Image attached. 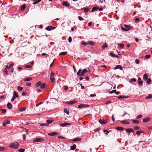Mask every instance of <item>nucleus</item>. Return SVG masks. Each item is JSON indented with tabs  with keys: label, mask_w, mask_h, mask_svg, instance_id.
<instances>
[{
	"label": "nucleus",
	"mask_w": 152,
	"mask_h": 152,
	"mask_svg": "<svg viewBox=\"0 0 152 152\" xmlns=\"http://www.w3.org/2000/svg\"><path fill=\"white\" fill-rule=\"evenodd\" d=\"M136 79L134 78H132L129 81V82L130 83H131L132 82H135L136 81Z\"/></svg>",
	"instance_id": "41"
},
{
	"label": "nucleus",
	"mask_w": 152,
	"mask_h": 152,
	"mask_svg": "<svg viewBox=\"0 0 152 152\" xmlns=\"http://www.w3.org/2000/svg\"><path fill=\"white\" fill-rule=\"evenodd\" d=\"M31 67V66L28 65H27L25 66V67L26 68H30Z\"/></svg>",
	"instance_id": "56"
},
{
	"label": "nucleus",
	"mask_w": 152,
	"mask_h": 152,
	"mask_svg": "<svg viewBox=\"0 0 152 152\" xmlns=\"http://www.w3.org/2000/svg\"><path fill=\"white\" fill-rule=\"evenodd\" d=\"M40 126H48V125L47 124V123H42L41 124Z\"/></svg>",
	"instance_id": "40"
},
{
	"label": "nucleus",
	"mask_w": 152,
	"mask_h": 152,
	"mask_svg": "<svg viewBox=\"0 0 152 152\" xmlns=\"http://www.w3.org/2000/svg\"><path fill=\"white\" fill-rule=\"evenodd\" d=\"M110 55L112 56L113 57H117L118 56H116V55H115L114 54L112 53H111Z\"/></svg>",
	"instance_id": "50"
},
{
	"label": "nucleus",
	"mask_w": 152,
	"mask_h": 152,
	"mask_svg": "<svg viewBox=\"0 0 152 152\" xmlns=\"http://www.w3.org/2000/svg\"><path fill=\"white\" fill-rule=\"evenodd\" d=\"M100 129V128H98L97 129H95L94 131L95 132H99V131Z\"/></svg>",
	"instance_id": "55"
},
{
	"label": "nucleus",
	"mask_w": 152,
	"mask_h": 152,
	"mask_svg": "<svg viewBox=\"0 0 152 152\" xmlns=\"http://www.w3.org/2000/svg\"><path fill=\"white\" fill-rule=\"evenodd\" d=\"M5 149V148L3 147H0V151H4Z\"/></svg>",
	"instance_id": "54"
},
{
	"label": "nucleus",
	"mask_w": 152,
	"mask_h": 152,
	"mask_svg": "<svg viewBox=\"0 0 152 152\" xmlns=\"http://www.w3.org/2000/svg\"><path fill=\"white\" fill-rule=\"evenodd\" d=\"M145 98L147 99L152 98V95L151 94H149L148 96L145 97Z\"/></svg>",
	"instance_id": "23"
},
{
	"label": "nucleus",
	"mask_w": 152,
	"mask_h": 152,
	"mask_svg": "<svg viewBox=\"0 0 152 152\" xmlns=\"http://www.w3.org/2000/svg\"><path fill=\"white\" fill-rule=\"evenodd\" d=\"M10 123V121L9 120L5 121L3 123V125L4 126H6L7 124H8Z\"/></svg>",
	"instance_id": "8"
},
{
	"label": "nucleus",
	"mask_w": 152,
	"mask_h": 152,
	"mask_svg": "<svg viewBox=\"0 0 152 152\" xmlns=\"http://www.w3.org/2000/svg\"><path fill=\"white\" fill-rule=\"evenodd\" d=\"M150 120V118L149 117H147L145 118H144L143 120V121L144 122L146 123L149 121Z\"/></svg>",
	"instance_id": "13"
},
{
	"label": "nucleus",
	"mask_w": 152,
	"mask_h": 152,
	"mask_svg": "<svg viewBox=\"0 0 152 152\" xmlns=\"http://www.w3.org/2000/svg\"><path fill=\"white\" fill-rule=\"evenodd\" d=\"M88 107V105L87 104H81L78 105V107L79 108H81L82 107L85 108Z\"/></svg>",
	"instance_id": "6"
},
{
	"label": "nucleus",
	"mask_w": 152,
	"mask_h": 152,
	"mask_svg": "<svg viewBox=\"0 0 152 152\" xmlns=\"http://www.w3.org/2000/svg\"><path fill=\"white\" fill-rule=\"evenodd\" d=\"M98 10V7H94L93 8L92 10H91V12H94V11L97 10Z\"/></svg>",
	"instance_id": "18"
},
{
	"label": "nucleus",
	"mask_w": 152,
	"mask_h": 152,
	"mask_svg": "<svg viewBox=\"0 0 152 152\" xmlns=\"http://www.w3.org/2000/svg\"><path fill=\"white\" fill-rule=\"evenodd\" d=\"M58 134V133L57 132H55L48 133V135L50 136H53Z\"/></svg>",
	"instance_id": "9"
},
{
	"label": "nucleus",
	"mask_w": 152,
	"mask_h": 152,
	"mask_svg": "<svg viewBox=\"0 0 152 152\" xmlns=\"http://www.w3.org/2000/svg\"><path fill=\"white\" fill-rule=\"evenodd\" d=\"M76 102H77L76 101H71L67 102V104H74V103H76Z\"/></svg>",
	"instance_id": "14"
},
{
	"label": "nucleus",
	"mask_w": 152,
	"mask_h": 152,
	"mask_svg": "<svg viewBox=\"0 0 152 152\" xmlns=\"http://www.w3.org/2000/svg\"><path fill=\"white\" fill-rule=\"evenodd\" d=\"M71 125V123H69L67 122H64L63 123L60 124V125L62 127H64L66 126L70 125Z\"/></svg>",
	"instance_id": "7"
},
{
	"label": "nucleus",
	"mask_w": 152,
	"mask_h": 152,
	"mask_svg": "<svg viewBox=\"0 0 152 152\" xmlns=\"http://www.w3.org/2000/svg\"><path fill=\"white\" fill-rule=\"evenodd\" d=\"M143 132L141 130L137 131L136 132V134L137 135H140L141 133H143Z\"/></svg>",
	"instance_id": "39"
},
{
	"label": "nucleus",
	"mask_w": 152,
	"mask_h": 152,
	"mask_svg": "<svg viewBox=\"0 0 152 152\" xmlns=\"http://www.w3.org/2000/svg\"><path fill=\"white\" fill-rule=\"evenodd\" d=\"M125 130L126 131L127 133H129L130 132H133L134 131L133 129H132V128L126 129H125Z\"/></svg>",
	"instance_id": "12"
},
{
	"label": "nucleus",
	"mask_w": 152,
	"mask_h": 152,
	"mask_svg": "<svg viewBox=\"0 0 152 152\" xmlns=\"http://www.w3.org/2000/svg\"><path fill=\"white\" fill-rule=\"evenodd\" d=\"M99 122L102 124H106V123L104 120H102L101 119H100L99 120Z\"/></svg>",
	"instance_id": "21"
},
{
	"label": "nucleus",
	"mask_w": 152,
	"mask_h": 152,
	"mask_svg": "<svg viewBox=\"0 0 152 152\" xmlns=\"http://www.w3.org/2000/svg\"><path fill=\"white\" fill-rule=\"evenodd\" d=\"M50 80L52 83H54L55 81V79L53 76L50 77Z\"/></svg>",
	"instance_id": "26"
},
{
	"label": "nucleus",
	"mask_w": 152,
	"mask_h": 152,
	"mask_svg": "<svg viewBox=\"0 0 152 152\" xmlns=\"http://www.w3.org/2000/svg\"><path fill=\"white\" fill-rule=\"evenodd\" d=\"M64 112L66 113L68 115L69 114V112L67 109H64Z\"/></svg>",
	"instance_id": "38"
},
{
	"label": "nucleus",
	"mask_w": 152,
	"mask_h": 152,
	"mask_svg": "<svg viewBox=\"0 0 152 152\" xmlns=\"http://www.w3.org/2000/svg\"><path fill=\"white\" fill-rule=\"evenodd\" d=\"M132 122L135 124H138L139 123V121L137 120H133L132 121Z\"/></svg>",
	"instance_id": "31"
},
{
	"label": "nucleus",
	"mask_w": 152,
	"mask_h": 152,
	"mask_svg": "<svg viewBox=\"0 0 152 152\" xmlns=\"http://www.w3.org/2000/svg\"><path fill=\"white\" fill-rule=\"evenodd\" d=\"M88 44L91 45H94V43L92 41H90L88 42Z\"/></svg>",
	"instance_id": "49"
},
{
	"label": "nucleus",
	"mask_w": 152,
	"mask_h": 152,
	"mask_svg": "<svg viewBox=\"0 0 152 152\" xmlns=\"http://www.w3.org/2000/svg\"><path fill=\"white\" fill-rule=\"evenodd\" d=\"M32 78L30 77H28V78L25 79L24 81H28L32 80Z\"/></svg>",
	"instance_id": "20"
},
{
	"label": "nucleus",
	"mask_w": 152,
	"mask_h": 152,
	"mask_svg": "<svg viewBox=\"0 0 152 152\" xmlns=\"http://www.w3.org/2000/svg\"><path fill=\"white\" fill-rule=\"evenodd\" d=\"M67 53V52H63L60 53H59L60 55H66Z\"/></svg>",
	"instance_id": "28"
},
{
	"label": "nucleus",
	"mask_w": 152,
	"mask_h": 152,
	"mask_svg": "<svg viewBox=\"0 0 152 152\" xmlns=\"http://www.w3.org/2000/svg\"><path fill=\"white\" fill-rule=\"evenodd\" d=\"M76 145L74 144L72 146H71V149L72 150H74L76 148Z\"/></svg>",
	"instance_id": "25"
},
{
	"label": "nucleus",
	"mask_w": 152,
	"mask_h": 152,
	"mask_svg": "<svg viewBox=\"0 0 152 152\" xmlns=\"http://www.w3.org/2000/svg\"><path fill=\"white\" fill-rule=\"evenodd\" d=\"M26 109V107H23L22 108H21L20 110V112H23Z\"/></svg>",
	"instance_id": "45"
},
{
	"label": "nucleus",
	"mask_w": 152,
	"mask_h": 152,
	"mask_svg": "<svg viewBox=\"0 0 152 152\" xmlns=\"http://www.w3.org/2000/svg\"><path fill=\"white\" fill-rule=\"evenodd\" d=\"M47 124L48 125L50 124L53 122V121L51 120H48L46 121Z\"/></svg>",
	"instance_id": "30"
},
{
	"label": "nucleus",
	"mask_w": 152,
	"mask_h": 152,
	"mask_svg": "<svg viewBox=\"0 0 152 152\" xmlns=\"http://www.w3.org/2000/svg\"><path fill=\"white\" fill-rule=\"evenodd\" d=\"M42 0H38L37 1H34L33 3V4H36L39 2L41 1Z\"/></svg>",
	"instance_id": "33"
},
{
	"label": "nucleus",
	"mask_w": 152,
	"mask_h": 152,
	"mask_svg": "<svg viewBox=\"0 0 152 152\" xmlns=\"http://www.w3.org/2000/svg\"><path fill=\"white\" fill-rule=\"evenodd\" d=\"M112 120L113 122H114L115 121L114 116L113 115L112 116Z\"/></svg>",
	"instance_id": "61"
},
{
	"label": "nucleus",
	"mask_w": 152,
	"mask_h": 152,
	"mask_svg": "<svg viewBox=\"0 0 152 152\" xmlns=\"http://www.w3.org/2000/svg\"><path fill=\"white\" fill-rule=\"evenodd\" d=\"M19 144L17 142L11 143L9 145V147L12 148L16 149L18 148Z\"/></svg>",
	"instance_id": "2"
},
{
	"label": "nucleus",
	"mask_w": 152,
	"mask_h": 152,
	"mask_svg": "<svg viewBox=\"0 0 152 152\" xmlns=\"http://www.w3.org/2000/svg\"><path fill=\"white\" fill-rule=\"evenodd\" d=\"M53 28V27L52 26H48L45 29L47 31H50L51 30V28Z\"/></svg>",
	"instance_id": "17"
},
{
	"label": "nucleus",
	"mask_w": 152,
	"mask_h": 152,
	"mask_svg": "<svg viewBox=\"0 0 152 152\" xmlns=\"http://www.w3.org/2000/svg\"><path fill=\"white\" fill-rule=\"evenodd\" d=\"M26 86H31V83H28L26 84Z\"/></svg>",
	"instance_id": "63"
},
{
	"label": "nucleus",
	"mask_w": 152,
	"mask_h": 152,
	"mask_svg": "<svg viewBox=\"0 0 152 152\" xmlns=\"http://www.w3.org/2000/svg\"><path fill=\"white\" fill-rule=\"evenodd\" d=\"M78 19L80 20H84L83 19L81 16H79Z\"/></svg>",
	"instance_id": "60"
},
{
	"label": "nucleus",
	"mask_w": 152,
	"mask_h": 152,
	"mask_svg": "<svg viewBox=\"0 0 152 152\" xmlns=\"http://www.w3.org/2000/svg\"><path fill=\"white\" fill-rule=\"evenodd\" d=\"M150 57H151L150 55H146L145 56L144 58H145L146 59V58H150Z\"/></svg>",
	"instance_id": "42"
},
{
	"label": "nucleus",
	"mask_w": 152,
	"mask_h": 152,
	"mask_svg": "<svg viewBox=\"0 0 152 152\" xmlns=\"http://www.w3.org/2000/svg\"><path fill=\"white\" fill-rule=\"evenodd\" d=\"M7 107L9 109H11L12 108V105L10 103H9L7 104Z\"/></svg>",
	"instance_id": "15"
},
{
	"label": "nucleus",
	"mask_w": 152,
	"mask_h": 152,
	"mask_svg": "<svg viewBox=\"0 0 152 152\" xmlns=\"http://www.w3.org/2000/svg\"><path fill=\"white\" fill-rule=\"evenodd\" d=\"M103 9L102 7L99 8L98 7V10L99 11H102L103 10Z\"/></svg>",
	"instance_id": "64"
},
{
	"label": "nucleus",
	"mask_w": 152,
	"mask_h": 152,
	"mask_svg": "<svg viewBox=\"0 0 152 152\" xmlns=\"http://www.w3.org/2000/svg\"><path fill=\"white\" fill-rule=\"evenodd\" d=\"M119 45L121 47V48H124V44H120Z\"/></svg>",
	"instance_id": "58"
},
{
	"label": "nucleus",
	"mask_w": 152,
	"mask_h": 152,
	"mask_svg": "<svg viewBox=\"0 0 152 152\" xmlns=\"http://www.w3.org/2000/svg\"><path fill=\"white\" fill-rule=\"evenodd\" d=\"M44 140L43 138H37L36 139L34 140L33 141L34 142H41L43 141Z\"/></svg>",
	"instance_id": "5"
},
{
	"label": "nucleus",
	"mask_w": 152,
	"mask_h": 152,
	"mask_svg": "<svg viewBox=\"0 0 152 152\" xmlns=\"http://www.w3.org/2000/svg\"><path fill=\"white\" fill-rule=\"evenodd\" d=\"M41 82L40 81H39L36 83L35 86L37 87H38L41 86Z\"/></svg>",
	"instance_id": "34"
},
{
	"label": "nucleus",
	"mask_w": 152,
	"mask_h": 152,
	"mask_svg": "<svg viewBox=\"0 0 152 152\" xmlns=\"http://www.w3.org/2000/svg\"><path fill=\"white\" fill-rule=\"evenodd\" d=\"M127 98V97L125 96H120L118 97V99L126 98Z\"/></svg>",
	"instance_id": "24"
},
{
	"label": "nucleus",
	"mask_w": 152,
	"mask_h": 152,
	"mask_svg": "<svg viewBox=\"0 0 152 152\" xmlns=\"http://www.w3.org/2000/svg\"><path fill=\"white\" fill-rule=\"evenodd\" d=\"M124 27L123 26L121 27V28L122 30L125 31H127L129 30L130 28H129L130 27V26L129 25H124Z\"/></svg>",
	"instance_id": "3"
},
{
	"label": "nucleus",
	"mask_w": 152,
	"mask_h": 152,
	"mask_svg": "<svg viewBox=\"0 0 152 152\" xmlns=\"http://www.w3.org/2000/svg\"><path fill=\"white\" fill-rule=\"evenodd\" d=\"M25 7H26L25 5H23V6L21 7V10H24L25 9Z\"/></svg>",
	"instance_id": "53"
},
{
	"label": "nucleus",
	"mask_w": 152,
	"mask_h": 152,
	"mask_svg": "<svg viewBox=\"0 0 152 152\" xmlns=\"http://www.w3.org/2000/svg\"><path fill=\"white\" fill-rule=\"evenodd\" d=\"M72 37H69L68 39V42H69L70 43L72 42Z\"/></svg>",
	"instance_id": "51"
},
{
	"label": "nucleus",
	"mask_w": 152,
	"mask_h": 152,
	"mask_svg": "<svg viewBox=\"0 0 152 152\" xmlns=\"http://www.w3.org/2000/svg\"><path fill=\"white\" fill-rule=\"evenodd\" d=\"M87 70L86 69H83L82 71L81 69H80L77 72V74L78 76H83L87 72Z\"/></svg>",
	"instance_id": "1"
},
{
	"label": "nucleus",
	"mask_w": 152,
	"mask_h": 152,
	"mask_svg": "<svg viewBox=\"0 0 152 152\" xmlns=\"http://www.w3.org/2000/svg\"><path fill=\"white\" fill-rule=\"evenodd\" d=\"M17 88H18V90L19 91H21L22 89H23V88L21 87H20V86H18V87H17Z\"/></svg>",
	"instance_id": "36"
},
{
	"label": "nucleus",
	"mask_w": 152,
	"mask_h": 152,
	"mask_svg": "<svg viewBox=\"0 0 152 152\" xmlns=\"http://www.w3.org/2000/svg\"><path fill=\"white\" fill-rule=\"evenodd\" d=\"M107 44L105 43L102 46V48L103 49H104L105 48H107Z\"/></svg>",
	"instance_id": "35"
},
{
	"label": "nucleus",
	"mask_w": 152,
	"mask_h": 152,
	"mask_svg": "<svg viewBox=\"0 0 152 152\" xmlns=\"http://www.w3.org/2000/svg\"><path fill=\"white\" fill-rule=\"evenodd\" d=\"M58 138L59 139H65V138L63 137L62 136H59L58 137Z\"/></svg>",
	"instance_id": "57"
},
{
	"label": "nucleus",
	"mask_w": 152,
	"mask_h": 152,
	"mask_svg": "<svg viewBox=\"0 0 152 152\" xmlns=\"http://www.w3.org/2000/svg\"><path fill=\"white\" fill-rule=\"evenodd\" d=\"M115 129L118 130L122 131L124 129V128L121 127H116Z\"/></svg>",
	"instance_id": "22"
},
{
	"label": "nucleus",
	"mask_w": 152,
	"mask_h": 152,
	"mask_svg": "<svg viewBox=\"0 0 152 152\" xmlns=\"http://www.w3.org/2000/svg\"><path fill=\"white\" fill-rule=\"evenodd\" d=\"M147 80L146 82V83H147V84H149L151 82V79L150 78H149Z\"/></svg>",
	"instance_id": "43"
},
{
	"label": "nucleus",
	"mask_w": 152,
	"mask_h": 152,
	"mask_svg": "<svg viewBox=\"0 0 152 152\" xmlns=\"http://www.w3.org/2000/svg\"><path fill=\"white\" fill-rule=\"evenodd\" d=\"M121 123L122 124H129V122L125 120H123V121H121Z\"/></svg>",
	"instance_id": "16"
},
{
	"label": "nucleus",
	"mask_w": 152,
	"mask_h": 152,
	"mask_svg": "<svg viewBox=\"0 0 152 152\" xmlns=\"http://www.w3.org/2000/svg\"><path fill=\"white\" fill-rule=\"evenodd\" d=\"M45 86H46V84L45 83H43L41 85L40 88H41L43 89L45 87Z\"/></svg>",
	"instance_id": "29"
},
{
	"label": "nucleus",
	"mask_w": 152,
	"mask_h": 152,
	"mask_svg": "<svg viewBox=\"0 0 152 152\" xmlns=\"http://www.w3.org/2000/svg\"><path fill=\"white\" fill-rule=\"evenodd\" d=\"M142 117V115H138L137 117L136 118L137 119H140Z\"/></svg>",
	"instance_id": "46"
},
{
	"label": "nucleus",
	"mask_w": 152,
	"mask_h": 152,
	"mask_svg": "<svg viewBox=\"0 0 152 152\" xmlns=\"http://www.w3.org/2000/svg\"><path fill=\"white\" fill-rule=\"evenodd\" d=\"M117 69H119L120 70H122L123 68L121 66L117 65L114 68V69L116 70Z\"/></svg>",
	"instance_id": "11"
},
{
	"label": "nucleus",
	"mask_w": 152,
	"mask_h": 152,
	"mask_svg": "<svg viewBox=\"0 0 152 152\" xmlns=\"http://www.w3.org/2000/svg\"><path fill=\"white\" fill-rule=\"evenodd\" d=\"M135 62L137 64H138L139 63V61L137 59H136L135 60Z\"/></svg>",
	"instance_id": "59"
},
{
	"label": "nucleus",
	"mask_w": 152,
	"mask_h": 152,
	"mask_svg": "<svg viewBox=\"0 0 152 152\" xmlns=\"http://www.w3.org/2000/svg\"><path fill=\"white\" fill-rule=\"evenodd\" d=\"M116 91V90H112L111 92H110V93L112 94L113 93L115 92H115Z\"/></svg>",
	"instance_id": "62"
},
{
	"label": "nucleus",
	"mask_w": 152,
	"mask_h": 152,
	"mask_svg": "<svg viewBox=\"0 0 152 152\" xmlns=\"http://www.w3.org/2000/svg\"><path fill=\"white\" fill-rule=\"evenodd\" d=\"M80 139L79 138H76L72 140V141L74 142H76L78 141H80Z\"/></svg>",
	"instance_id": "32"
},
{
	"label": "nucleus",
	"mask_w": 152,
	"mask_h": 152,
	"mask_svg": "<svg viewBox=\"0 0 152 152\" xmlns=\"http://www.w3.org/2000/svg\"><path fill=\"white\" fill-rule=\"evenodd\" d=\"M82 9L84 11L86 12H87L89 10V8L87 7L83 8H82Z\"/></svg>",
	"instance_id": "27"
},
{
	"label": "nucleus",
	"mask_w": 152,
	"mask_h": 152,
	"mask_svg": "<svg viewBox=\"0 0 152 152\" xmlns=\"http://www.w3.org/2000/svg\"><path fill=\"white\" fill-rule=\"evenodd\" d=\"M134 129L135 130H139L140 129V127L138 126H135L134 127Z\"/></svg>",
	"instance_id": "48"
},
{
	"label": "nucleus",
	"mask_w": 152,
	"mask_h": 152,
	"mask_svg": "<svg viewBox=\"0 0 152 152\" xmlns=\"http://www.w3.org/2000/svg\"><path fill=\"white\" fill-rule=\"evenodd\" d=\"M148 77L147 74H145L143 76V78L144 80L146 81L148 79Z\"/></svg>",
	"instance_id": "19"
},
{
	"label": "nucleus",
	"mask_w": 152,
	"mask_h": 152,
	"mask_svg": "<svg viewBox=\"0 0 152 152\" xmlns=\"http://www.w3.org/2000/svg\"><path fill=\"white\" fill-rule=\"evenodd\" d=\"M143 83V81L142 80H139V81H138V83L140 86H142Z\"/></svg>",
	"instance_id": "37"
},
{
	"label": "nucleus",
	"mask_w": 152,
	"mask_h": 152,
	"mask_svg": "<svg viewBox=\"0 0 152 152\" xmlns=\"http://www.w3.org/2000/svg\"><path fill=\"white\" fill-rule=\"evenodd\" d=\"M1 113H4L6 112V110L5 109H2L1 110Z\"/></svg>",
	"instance_id": "47"
},
{
	"label": "nucleus",
	"mask_w": 152,
	"mask_h": 152,
	"mask_svg": "<svg viewBox=\"0 0 152 152\" xmlns=\"http://www.w3.org/2000/svg\"><path fill=\"white\" fill-rule=\"evenodd\" d=\"M62 4L63 6H65L67 7H69L70 4L67 1H65L62 2Z\"/></svg>",
	"instance_id": "10"
},
{
	"label": "nucleus",
	"mask_w": 152,
	"mask_h": 152,
	"mask_svg": "<svg viewBox=\"0 0 152 152\" xmlns=\"http://www.w3.org/2000/svg\"><path fill=\"white\" fill-rule=\"evenodd\" d=\"M103 132H106V133H105V134H108L109 133V131L108 130H106V129L104 130Z\"/></svg>",
	"instance_id": "52"
},
{
	"label": "nucleus",
	"mask_w": 152,
	"mask_h": 152,
	"mask_svg": "<svg viewBox=\"0 0 152 152\" xmlns=\"http://www.w3.org/2000/svg\"><path fill=\"white\" fill-rule=\"evenodd\" d=\"M18 151L19 152H24L25 151V149L22 148H20L18 150Z\"/></svg>",
	"instance_id": "44"
},
{
	"label": "nucleus",
	"mask_w": 152,
	"mask_h": 152,
	"mask_svg": "<svg viewBox=\"0 0 152 152\" xmlns=\"http://www.w3.org/2000/svg\"><path fill=\"white\" fill-rule=\"evenodd\" d=\"M18 97V93L16 91H14L13 92V97L11 99V101H13L15 99L16 97Z\"/></svg>",
	"instance_id": "4"
}]
</instances>
